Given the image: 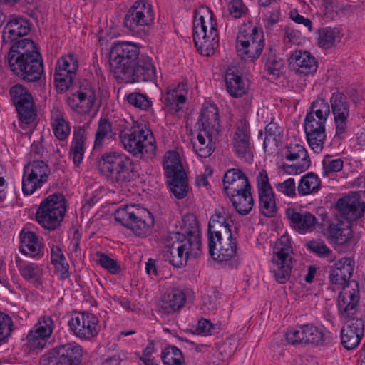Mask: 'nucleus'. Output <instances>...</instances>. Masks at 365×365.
<instances>
[{"instance_id": "obj_1", "label": "nucleus", "mask_w": 365, "mask_h": 365, "mask_svg": "<svg viewBox=\"0 0 365 365\" xmlns=\"http://www.w3.org/2000/svg\"><path fill=\"white\" fill-rule=\"evenodd\" d=\"M171 239L175 241L166 247L163 252L165 261L175 267L185 265L190 258H195L201 253V232L198 222L194 215H186L182 218L181 232L172 234Z\"/></svg>"}, {"instance_id": "obj_2", "label": "nucleus", "mask_w": 365, "mask_h": 365, "mask_svg": "<svg viewBox=\"0 0 365 365\" xmlns=\"http://www.w3.org/2000/svg\"><path fill=\"white\" fill-rule=\"evenodd\" d=\"M11 71L27 82H36L44 74L41 56L35 43L29 38H22L13 43L7 56Z\"/></svg>"}, {"instance_id": "obj_3", "label": "nucleus", "mask_w": 365, "mask_h": 365, "mask_svg": "<svg viewBox=\"0 0 365 365\" xmlns=\"http://www.w3.org/2000/svg\"><path fill=\"white\" fill-rule=\"evenodd\" d=\"M101 175L115 187H124L134 179L132 160L121 152L110 151L101 155L98 161Z\"/></svg>"}, {"instance_id": "obj_4", "label": "nucleus", "mask_w": 365, "mask_h": 365, "mask_svg": "<svg viewBox=\"0 0 365 365\" xmlns=\"http://www.w3.org/2000/svg\"><path fill=\"white\" fill-rule=\"evenodd\" d=\"M133 125L122 129L119 138L125 150L133 157L142 159L145 153H153L156 149L155 141L151 130L147 125L130 115Z\"/></svg>"}, {"instance_id": "obj_5", "label": "nucleus", "mask_w": 365, "mask_h": 365, "mask_svg": "<svg viewBox=\"0 0 365 365\" xmlns=\"http://www.w3.org/2000/svg\"><path fill=\"white\" fill-rule=\"evenodd\" d=\"M217 21L212 11L206 8L196 12L193 21V41L197 50L205 56L214 53L219 46Z\"/></svg>"}, {"instance_id": "obj_6", "label": "nucleus", "mask_w": 365, "mask_h": 365, "mask_svg": "<svg viewBox=\"0 0 365 365\" xmlns=\"http://www.w3.org/2000/svg\"><path fill=\"white\" fill-rule=\"evenodd\" d=\"M67 207L65 197L60 192L43 198L36 211V221L44 229L54 231L61 225Z\"/></svg>"}, {"instance_id": "obj_7", "label": "nucleus", "mask_w": 365, "mask_h": 365, "mask_svg": "<svg viewBox=\"0 0 365 365\" xmlns=\"http://www.w3.org/2000/svg\"><path fill=\"white\" fill-rule=\"evenodd\" d=\"M115 220L136 236H146L154 225V217L147 209L135 205H123L114 213Z\"/></svg>"}, {"instance_id": "obj_8", "label": "nucleus", "mask_w": 365, "mask_h": 365, "mask_svg": "<svg viewBox=\"0 0 365 365\" xmlns=\"http://www.w3.org/2000/svg\"><path fill=\"white\" fill-rule=\"evenodd\" d=\"M139 56L137 44L129 41L115 43L110 49V62L115 77L124 81Z\"/></svg>"}, {"instance_id": "obj_9", "label": "nucleus", "mask_w": 365, "mask_h": 365, "mask_svg": "<svg viewBox=\"0 0 365 365\" xmlns=\"http://www.w3.org/2000/svg\"><path fill=\"white\" fill-rule=\"evenodd\" d=\"M83 346L75 341L58 345L41 356L40 365H80L85 353Z\"/></svg>"}, {"instance_id": "obj_10", "label": "nucleus", "mask_w": 365, "mask_h": 365, "mask_svg": "<svg viewBox=\"0 0 365 365\" xmlns=\"http://www.w3.org/2000/svg\"><path fill=\"white\" fill-rule=\"evenodd\" d=\"M292 252L290 242L284 237L277 241L273 248L271 272L279 284H284L289 279L292 269V259L290 257Z\"/></svg>"}, {"instance_id": "obj_11", "label": "nucleus", "mask_w": 365, "mask_h": 365, "mask_svg": "<svg viewBox=\"0 0 365 365\" xmlns=\"http://www.w3.org/2000/svg\"><path fill=\"white\" fill-rule=\"evenodd\" d=\"M51 174L49 166L43 160H36L24 167L22 175V192L31 195L48 182Z\"/></svg>"}, {"instance_id": "obj_12", "label": "nucleus", "mask_w": 365, "mask_h": 365, "mask_svg": "<svg viewBox=\"0 0 365 365\" xmlns=\"http://www.w3.org/2000/svg\"><path fill=\"white\" fill-rule=\"evenodd\" d=\"M68 325L73 334L81 340L88 341L96 336L100 331L98 318L87 312L72 314Z\"/></svg>"}, {"instance_id": "obj_13", "label": "nucleus", "mask_w": 365, "mask_h": 365, "mask_svg": "<svg viewBox=\"0 0 365 365\" xmlns=\"http://www.w3.org/2000/svg\"><path fill=\"white\" fill-rule=\"evenodd\" d=\"M207 238L209 254L214 260L227 262L237 256L238 244L232 231L227 235L220 234V239L217 240L212 234Z\"/></svg>"}, {"instance_id": "obj_14", "label": "nucleus", "mask_w": 365, "mask_h": 365, "mask_svg": "<svg viewBox=\"0 0 365 365\" xmlns=\"http://www.w3.org/2000/svg\"><path fill=\"white\" fill-rule=\"evenodd\" d=\"M154 13L151 4L143 0L134 2L124 17V24L131 31L138 33L153 23Z\"/></svg>"}, {"instance_id": "obj_15", "label": "nucleus", "mask_w": 365, "mask_h": 365, "mask_svg": "<svg viewBox=\"0 0 365 365\" xmlns=\"http://www.w3.org/2000/svg\"><path fill=\"white\" fill-rule=\"evenodd\" d=\"M327 115H306L304 128L309 147L317 153H320L326 139L325 125Z\"/></svg>"}, {"instance_id": "obj_16", "label": "nucleus", "mask_w": 365, "mask_h": 365, "mask_svg": "<svg viewBox=\"0 0 365 365\" xmlns=\"http://www.w3.org/2000/svg\"><path fill=\"white\" fill-rule=\"evenodd\" d=\"M78 68V62L73 55L63 56L58 60L53 76L58 91L63 93L70 88Z\"/></svg>"}, {"instance_id": "obj_17", "label": "nucleus", "mask_w": 365, "mask_h": 365, "mask_svg": "<svg viewBox=\"0 0 365 365\" xmlns=\"http://www.w3.org/2000/svg\"><path fill=\"white\" fill-rule=\"evenodd\" d=\"M233 148L236 155L241 160L252 163L253 160V146L250 140L249 124L245 118H242L236 124L233 138Z\"/></svg>"}, {"instance_id": "obj_18", "label": "nucleus", "mask_w": 365, "mask_h": 365, "mask_svg": "<svg viewBox=\"0 0 365 365\" xmlns=\"http://www.w3.org/2000/svg\"><path fill=\"white\" fill-rule=\"evenodd\" d=\"M284 157L289 161L301 159L299 163L292 165L284 163L282 165V170L289 175L300 174L307 170L311 165V160L307 150L299 143H290L287 145L284 152Z\"/></svg>"}, {"instance_id": "obj_19", "label": "nucleus", "mask_w": 365, "mask_h": 365, "mask_svg": "<svg viewBox=\"0 0 365 365\" xmlns=\"http://www.w3.org/2000/svg\"><path fill=\"white\" fill-rule=\"evenodd\" d=\"M285 215L291 227L300 234L312 232L318 222L317 217L306 210L289 207Z\"/></svg>"}, {"instance_id": "obj_20", "label": "nucleus", "mask_w": 365, "mask_h": 365, "mask_svg": "<svg viewBox=\"0 0 365 365\" xmlns=\"http://www.w3.org/2000/svg\"><path fill=\"white\" fill-rule=\"evenodd\" d=\"M156 76V68L152 58L148 56L140 55L124 81L128 83L153 81Z\"/></svg>"}, {"instance_id": "obj_21", "label": "nucleus", "mask_w": 365, "mask_h": 365, "mask_svg": "<svg viewBox=\"0 0 365 365\" xmlns=\"http://www.w3.org/2000/svg\"><path fill=\"white\" fill-rule=\"evenodd\" d=\"M16 267L21 277L29 284H32L38 289H43L45 279L44 269L42 265L24 261L19 258L16 259Z\"/></svg>"}, {"instance_id": "obj_22", "label": "nucleus", "mask_w": 365, "mask_h": 365, "mask_svg": "<svg viewBox=\"0 0 365 365\" xmlns=\"http://www.w3.org/2000/svg\"><path fill=\"white\" fill-rule=\"evenodd\" d=\"M9 93L18 114H36L33 96L26 87L15 84L11 87Z\"/></svg>"}, {"instance_id": "obj_23", "label": "nucleus", "mask_w": 365, "mask_h": 365, "mask_svg": "<svg viewBox=\"0 0 365 365\" xmlns=\"http://www.w3.org/2000/svg\"><path fill=\"white\" fill-rule=\"evenodd\" d=\"M354 269V261L349 257L342 258L331 268L329 280L338 288L346 289Z\"/></svg>"}, {"instance_id": "obj_24", "label": "nucleus", "mask_w": 365, "mask_h": 365, "mask_svg": "<svg viewBox=\"0 0 365 365\" xmlns=\"http://www.w3.org/2000/svg\"><path fill=\"white\" fill-rule=\"evenodd\" d=\"M20 251L24 255L39 259L44 255V243L34 232H20Z\"/></svg>"}, {"instance_id": "obj_25", "label": "nucleus", "mask_w": 365, "mask_h": 365, "mask_svg": "<svg viewBox=\"0 0 365 365\" xmlns=\"http://www.w3.org/2000/svg\"><path fill=\"white\" fill-rule=\"evenodd\" d=\"M30 31L29 21L20 16H12L2 31L4 43L18 41V38L27 35Z\"/></svg>"}, {"instance_id": "obj_26", "label": "nucleus", "mask_w": 365, "mask_h": 365, "mask_svg": "<svg viewBox=\"0 0 365 365\" xmlns=\"http://www.w3.org/2000/svg\"><path fill=\"white\" fill-rule=\"evenodd\" d=\"M359 291L355 289H342L338 296V310L341 320L354 317L356 314L359 301Z\"/></svg>"}, {"instance_id": "obj_27", "label": "nucleus", "mask_w": 365, "mask_h": 365, "mask_svg": "<svg viewBox=\"0 0 365 365\" xmlns=\"http://www.w3.org/2000/svg\"><path fill=\"white\" fill-rule=\"evenodd\" d=\"M336 207L342 216L350 220L360 218L365 211V204L356 196H344L339 198Z\"/></svg>"}, {"instance_id": "obj_28", "label": "nucleus", "mask_w": 365, "mask_h": 365, "mask_svg": "<svg viewBox=\"0 0 365 365\" xmlns=\"http://www.w3.org/2000/svg\"><path fill=\"white\" fill-rule=\"evenodd\" d=\"M185 302L186 296L182 290L169 289L162 294L159 309L164 314H173L182 308Z\"/></svg>"}, {"instance_id": "obj_29", "label": "nucleus", "mask_w": 365, "mask_h": 365, "mask_svg": "<svg viewBox=\"0 0 365 365\" xmlns=\"http://www.w3.org/2000/svg\"><path fill=\"white\" fill-rule=\"evenodd\" d=\"M289 65L297 72L309 75L316 72L317 63L315 58L309 52L296 50L289 58Z\"/></svg>"}, {"instance_id": "obj_30", "label": "nucleus", "mask_w": 365, "mask_h": 365, "mask_svg": "<svg viewBox=\"0 0 365 365\" xmlns=\"http://www.w3.org/2000/svg\"><path fill=\"white\" fill-rule=\"evenodd\" d=\"M185 84L171 85L168 88L166 93L162 96L161 100L165 108L170 113H178L182 110L186 101Z\"/></svg>"}, {"instance_id": "obj_31", "label": "nucleus", "mask_w": 365, "mask_h": 365, "mask_svg": "<svg viewBox=\"0 0 365 365\" xmlns=\"http://www.w3.org/2000/svg\"><path fill=\"white\" fill-rule=\"evenodd\" d=\"M230 222V215L223 207L216 209L208 223L207 237L212 234L217 240L220 234H228L231 231Z\"/></svg>"}, {"instance_id": "obj_32", "label": "nucleus", "mask_w": 365, "mask_h": 365, "mask_svg": "<svg viewBox=\"0 0 365 365\" xmlns=\"http://www.w3.org/2000/svg\"><path fill=\"white\" fill-rule=\"evenodd\" d=\"M327 235L330 242L339 245H345L352 237L350 222L338 220L330 223L327 230Z\"/></svg>"}, {"instance_id": "obj_33", "label": "nucleus", "mask_w": 365, "mask_h": 365, "mask_svg": "<svg viewBox=\"0 0 365 365\" xmlns=\"http://www.w3.org/2000/svg\"><path fill=\"white\" fill-rule=\"evenodd\" d=\"M264 72L267 78L274 80L278 78L282 70L284 68V61L278 55L274 46H269L266 48L265 54Z\"/></svg>"}, {"instance_id": "obj_34", "label": "nucleus", "mask_w": 365, "mask_h": 365, "mask_svg": "<svg viewBox=\"0 0 365 365\" xmlns=\"http://www.w3.org/2000/svg\"><path fill=\"white\" fill-rule=\"evenodd\" d=\"M304 334L305 335L302 338L304 339V344H311L315 346L327 345L331 344L334 339L331 331H326L324 332L320 328L312 324H305Z\"/></svg>"}, {"instance_id": "obj_35", "label": "nucleus", "mask_w": 365, "mask_h": 365, "mask_svg": "<svg viewBox=\"0 0 365 365\" xmlns=\"http://www.w3.org/2000/svg\"><path fill=\"white\" fill-rule=\"evenodd\" d=\"M85 130L81 127L75 128L73 140L69 149V158L73 160L76 167H78L83 161L85 153Z\"/></svg>"}, {"instance_id": "obj_36", "label": "nucleus", "mask_w": 365, "mask_h": 365, "mask_svg": "<svg viewBox=\"0 0 365 365\" xmlns=\"http://www.w3.org/2000/svg\"><path fill=\"white\" fill-rule=\"evenodd\" d=\"M264 47V38L263 33H258L255 37V43L252 42L249 45L246 43L242 49L241 45H236L238 56L243 60L253 61L261 55Z\"/></svg>"}, {"instance_id": "obj_37", "label": "nucleus", "mask_w": 365, "mask_h": 365, "mask_svg": "<svg viewBox=\"0 0 365 365\" xmlns=\"http://www.w3.org/2000/svg\"><path fill=\"white\" fill-rule=\"evenodd\" d=\"M322 187V181L317 174L314 172H308L303 175L297 184V193L304 197L315 195Z\"/></svg>"}, {"instance_id": "obj_38", "label": "nucleus", "mask_w": 365, "mask_h": 365, "mask_svg": "<svg viewBox=\"0 0 365 365\" xmlns=\"http://www.w3.org/2000/svg\"><path fill=\"white\" fill-rule=\"evenodd\" d=\"M226 89L228 93L235 98H239L245 94L249 84L246 78L234 72L227 71L225 75Z\"/></svg>"}, {"instance_id": "obj_39", "label": "nucleus", "mask_w": 365, "mask_h": 365, "mask_svg": "<svg viewBox=\"0 0 365 365\" xmlns=\"http://www.w3.org/2000/svg\"><path fill=\"white\" fill-rule=\"evenodd\" d=\"M51 248V262L54 266L56 272L61 279L70 277L69 264L66 257L58 245L48 244Z\"/></svg>"}, {"instance_id": "obj_40", "label": "nucleus", "mask_w": 365, "mask_h": 365, "mask_svg": "<svg viewBox=\"0 0 365 365\" xmlns=\"http://www.w3.org/2000/svg\"><path fill=\"white\" fill-rule=\"evenodd\" d=\"M248 178L243 171L237 168L228 169L223 176V190L225 193L233 192L238 187L248 182Z\"/></svg>"}, {"instance_id": "obj_41", "label": "nucleus", "mask_w": 365, "mask_h": 365, "mask_svg": "<svg viewBox=\"0 0 365 365\" xmlns=\"http://www.w3.org/2000/svg\"><path fill=\"white\" fill-rule=\"evenodd\" d=\"M73 96L78 101L80 107L83 109V112H93L94 114L98 112V110L96 109V93L91 88L81 87L80 90L76 91Z\"/></svg>"}, {"instance_id": "obj_42", "label": "nucleus", "mask_w": 365, "mask_h": 365, "mask_svg": "<svg viewBox=\"0 0 365 365\" xmlns=\"http://www.w3.org/2000/svg\"><path fill=\"white\" fill-rule=\"evenodd\" d=\"M341 34L337 28L325 27L319 30L317 43L324 49L334 46L341 41Z\"/></svg>"}, {"instance_id": "obj_43", "label": "nucleus", "mask_w": 365, "mask_h": 365, "mask_svg": "<svg viewBox=\"0 0 365 365\" xmlns=\"http://www.w3.org/2000/svg\"><path fill=\"white\" fill-rule=\"evenodd\" d=\"M170 192L177 199H182L187 195L188 182L185 172H179L178 175L168 177Z\"/></svg>"}, {"instance_id": "obj_44", "label": "nucleus", "mask_w": 365, "mask_h": 365, "mask_svg": "<svg viewBox=\"0 0 365 365\" xmlns=\"http://www.w3.org/2000/svg\"><path fill=\"white\" fill-rule=\"evenodd\" d=\"M47 343L48 341L43 337L37 335L30 329L23 344V349L28 354H37L45 349Z\"/></svg>"}, {"instance_id": "obj_45", "label": "nucleus", "mask_w": 365, "mask_h": 365, "mask_svg": "<svg viewBox=\"0 0 365 365\" xmlns=\"http://www.w3.org/2000/svg\"><path fill=\"white\" fill-rule=\"evenodd\" d=\"M201 124L199 125L200 132L205 133L207 138L218 134L220 131V115H200Z\"/></svg>"}, {"instance_id": "obj_46", "label": "nucleus", "mask_w": 365, "mask_h": 365, "mask_svg": "<svg viewBox=\"0 0 365 365\" xmlns=\"http://www.w3.org/2000/svg\"><path fill=\"white\" fill-rule=\"evenodd\" d=\"M163 168L167 178L178 175L179 172H185L182 169L179 155L176 151H168L163 159Z\"/></svg>"}, {"instance_id": "obj_47", "label": "nucleus", "mask_w": 365, "mask_h": 365, "mask_svg": "<svg viewBox=\"0 0 365 365\" xmlns=\"http://www.w3.org/2000/svg\"><path fill=\"white\" fill-rule=\"evenodd\" d=\"M164 365H184L185 358L182 351L175 346H168L161 353Z\"/></svg>"}, {"instance_id": "obj_48", "label": "nucleus", "mask_w": 365, "mask_h": 365, "mask_svg": "<svg viewBox=\"0 0 365 365\" xmlns=\"http://www.w3.org/2000/svg\"><path fill=\"white\" fill-rule=\"evenodd\" d=\"M307 249L320 258L326 259L327 262H333L335 256L322 240H311L307 244Z\"/></svg>"}, {"instance_id": "obj_49", "label": "nucleus", "mask_w": 365, "mask_h": 365, "mask_svg": "<svg viewBox=\"0 0 365 365\" xmlns=\"http://www.w3.org/2000/svg\"><path fill=\"white\" fill-rule=\"evenodd\" d=\"M330 103L333 114H349L351 102L343 93H333Z\"/></svg>"}, {"instance_id": "obj_50", "label": "nucleus", "mask_w": 365, "mask_h": 365, "mask_svg": "<svg viewBox=\"0 0 365 365\" xmlns=\"http://www.w3.org/2000/svg\"><path fill=\"white\" fill-rule=\"evenodd\" d=\"M54 329V322L50 316H43L38 319V322L31 329L37 335L48 341Z\"/></svg>"}, {"instance_id": "obj_51", "label": "nucleus", "mask_w": 365, "mask_h": 365, "mask_svg": "<svg viewBox=\"0 0 365 365\" xmlns=\"http://www.w3.org/2000/svg\"><path fill=\"white\" fill-rule=\"evenodd\" d=\"M259 212L267 217H273L277 212L274 192L259 195Z\"/></svg>"}, {"instance_id": "obj_52", "label": "nucleus", "mask_w": 365, "mask_h": 365, "mask_svg": "<svg viewBox=\"0 0 365 365\" xmlns=\"http://www.w3.org/2000/svg\"><path fill=\"white\" fill-rule=\"evenodd\" d=\"M51 125L55 137L59 140H65L71 132L69 123L61 117L51 118Z\"/></svg>"}, {"instance_id": "obj_53", "label": "nucleus", "mask_w": 365, "mask_h": 365, "mask_svg": "<svg viewBox=\"0 0 365 365\" xmlns=\"http://www.w3.org/2000/svg\"><path fill=\"white\" fill-rule=\"evenodd\" d=\"M96 257L97 262L111 274H118L121 272V267L116 259L101 252H96Z\"/></svg>"}, {"instance_id": "obj_54", "label": "nucleus", "mask_w": 365, "mask_h": 365, "mask_svg": "<svg viewBox=\"0 0 365 365\" xmlns=\"http://www.w3.org/2000/svg\"><path fill=\"white\" fill-rule=\"evenodd\" d=\"M258 33H263L262 29H259L256 26H250L248 27L241 28L237 37L236 45L243 46L247 43H255V37Z\"/></svg>"}, {"instance_id": "obj_55", "label": "nucleus", "mask_w": 365, "mask_h": 365, "mask_svg": "<svg viewBox=\"0 0 365 365\" xmlns=\"http://www.w3.org/2000/svg\"><path fill=\"white\" fill-rule=\"evenodd\" d=\"M344 167V161L341 158H334L333 155H326L322 160V175L328 176L331 173L339 172Z\"/></svg>"}, {"instance_id": "obj_56", "label": "nucleus", "mask_w": 365, "mask_h": 365, "mask_svg": "<svg viewBox=\"0 0 365 365\" xmlns=\"http://www.w3.org/2000/svg\"><path fill=\"white\" fill-rule=\"evenodd\" d=\"M236 211L241 215L249 214L254 206V200L252 195L235 198L231 201Z\"/></svg>"}, {"instance_id": "obj_57", "label": "nucleus", "mask_w": 365, "mask_h": 365, "mask_svg": "<svg viewBox=\"0 0 365 365\" xmlns=\"http://www.w3.org/2000/svg\"><path fill=\"white\" fill-rule=\"evenodd\" d=\"M256 180L259 195L273 192L272 188L269 183L268 174L265 170H262L259 171L257 175Z\"/></svg>"}, {"instance_id": "obj_58", "label": "nucleus", "mask_w": 365, "mask_h": 365, "mask_svg": "<svg viewBox=\"0 0 365 365\" xmlns=\"http://www.w3.org/2000/svg\"><path fill=\"white\" fill-rule=\"evenodd\" d=\"M128 101L130 104L145 111L148 110L152 106V103L148 97L141 93L129 94Z\"/></svg>"}, {"instance_id": "obj_59", "label": "nucleus", "mask_w": 365, "mask_h": 365, "mask_svg": "<svg viewBox=\"0 0 365 365\" xmlns=\"http://www.w3.org/2000/svg\"><path fill=\"white\" fill-rule=\"evenodd\" d=\"M305 331V324H302L297 328H291L287 330L285 337L289 344L292 345L304 344V337Z\"/></svg>"}, {"instance_id": "obj_60", "label": "nucleus", "mask_w": 365, "mask_h": 365, "mask_svg": "<svg viewBox=\"0 0 365 365\" xmlns=\"http://www.w3.org/2000/svg\"><path fill=\"white\" fill-rule=\"evenodd\" d=\"M12 327V319L8 314L0 312V344L11 335Z\"/></svg>"}, {"instance_id": "obj_61", "label": "nucleus", "mask_w": 365, "mask_h": 365, "mask_svg": "<svg viewBox=\"0 0 365 365\" xmlns=\"http://www.w3.org/2000/svg\"><path fill=\"white\" fill-rule=\"evenodd\" d=\"M277 191L286 196L294 197L297 195V186L293 178H288L284 181L275 185Z\"/></svg>"}, {"instance_id": "obj_62", "label": "nucleus", "mask_w": 365, "mask_h": 365, "mask_svg": "<svg viewBox=\"0 0 365 365\" xmlns=\"http://www.w3.org/2000/svg\"><path fill=\"white\" fill-rule=\"evenodd\" d=\"M111 133V124L106 119L101 118L98 130L96 133V144L101 143L106 137H108Z\"/></svg>"}, {"instance_id": "obj_63", "label": "nucleus", "mask_w": 365, "mask_h": 365, "mask_svg": "<svg viewBox=\"0 0 365 365\" xmlns=\"http://www.w3.org/2000/svg\"><path fill=\"white\" fill-rule=\"evenodd\" d=\"M215 329V325L206 319H200L195 327V333L201 336L212 335Z\"/></svg>"}, {"instance_id": "obj_64", "label": "nucleus", "mask_w": 365, "mask_h": 365, "mask_svg": "<svg viewBox=\"0 0 365 365\" xmlns=\"http://www.w3.org/2000/svg\"><path fill=\"white\" fill-rule=\"evenodd\" d=\"M212 138H208V143L205 145L196 144V141H192L193 150L200 158H207L211 155L214 148L212 144Z\"/></svg>"}]
</instances>
